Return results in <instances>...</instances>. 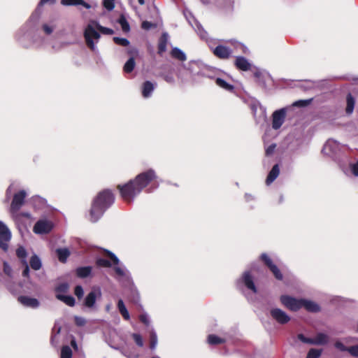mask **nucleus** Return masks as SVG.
<instances>
[{
    "label": "nucleus",
    "mask_w": 358,
    "mask_h": 358,
    "mask_svg": "<svg viewBox=\"0 0 358 358\" xmlns=\"http://www.w3.org/2000/svg\"><path fill=\"white\" fill-rule=\"evenodd\" d=\"M312 345H324L329 343V336L324 333H318L312 338Z\"/></svg>",
    "instance_id": "26"
},
{
    "label": "nucleus",
    "mask_w": 358,
    "mask_h": 358,
    "mask_svg": "<svg viewBox=\"0 0 358 358\" xmlns=\"http://www.w3.org/2000/svg\"><path fill=\"white\" fill-rule=\"evenodd\" d=\"M149 334H150V348L152 350H155L157 345V336L154 330V329L152 327L150 329H149Z\"/></svg>",
    "instance_id": "34"
},
{
    "label": "nucleus",
    "mask_w": 358,
    "mask_h": 358,
    "mask_svg": "<svg viewBox=\"0 0 358 358\" xmlns=\"http://www.w3.org/2000/svg\"><path fill=\"white\" fill-rule=\"evenodd\" d=\"M234 65L238 69L243 71H250L252 66L248 59L242 56L235 57Z\"/></svg>",
    "instance_id": "22"
},
{
    "label": "nucleus",
    "mask_w": 358,
    "mask_h": 358,
    "mask_svg": "<svg viewBox=\"0 0 358 358\" xmlns=\"http://www.w3.org/2000/svg\"><path fill=\"white\" fill-rule=\"evenodd\" d=\"M61 3L64 6L82 5L86 8H90L89 3L83 0H62Z\"/></svg>",
    "instance_id": "36"
},
{
    "label": "nucleus",
    "mask_w": 358,
    "mask_h": 358,
    "mask_svg": "<svg viewBox=\"0 0 358 358\" xmlns=\"http://www.w3.org/2000/svg\"><path fill=\"white\" fill-rule=\"evenodd\" d=\"M213 52L219 59H228L231 57L233 51L225 45H218L213 50Z\"/></svg>",
    "instance_id": "18"
},
{
    "label": "nucleus",
    "mask_w": 358,
    "mask_h": 358,
    "mask_svg": "<svg viewBox=\"0 0 358 358\" xmlns=\"http://www.w3.org/2000/svg\"><path fill=\"white\" fill-rule=\"evenodd\" d=\"M114 202V196L109 189L100 192L94 199L90 211V220L96 222L103 215L106 210Z\"/></svg>",
    "instance_id": "2"
},
{
    "label": "nucleus",
    "mask_w": 358,
    "mask_h": 358,
    "mask_svg": "<svg viewBox=\"0 0 358 358\" xmlns=\"http://www.w3.org/2000/svg\"><path fill=\"white\" fill-rule=\"evenodd\" d=\"M11 236H0V248L6 251L8 249V242L10 241Z\"/></svg>",
    "instance_id": "47"
},
{
    "label": "nucleus",
    "mask_w": 358,
    "mask_h": 358,
    "mask_svg": "<svg viewBox=\"0 0 358 358\" xmlns=\"http://www.w3.org/2000/svg\"><path fill=\"white\" fill-rule=\"evenodd\" d=\"M215 83L217 86L222 88L223 90L228 91V92H232L234 89V85L227 83L224 80L217 77L215 80Z\"/></svg>",
    "instance_id": "31"
},
{
    "label": "nucleus",
    "mask_w": 358,
    "mask_h": 358,
    "mask_svg": "<svg viewBox=\"0 0 358 358\" xmlns=\"http://www.w3.org/2000/svg\"><path fill=\"white\" fill-rule=\"evenodd\" d=\"M287 108H282L275 110L272 114V128L279 129L285 120Z\"/></svg>",
    "instance_id": "9"
},
{
    "label": "nucleus",
    "mask_w": 358,
    "mask_h": 358,
    "mask_svg": "<svg viewBox=\"0 0 358 358\" xmlns=\"http://www.w3.org/2000/svg\"><path fill=\"white\" fill-rule=\"evenodd\" d=\"M226 43H229L234 50L236 51H239L243 54H249L250 51L249 49L246 45H245L243 43L235 40V39H230L225 41Z\"/></svg>",
    "instance_id": "25"
},
{
    "label": "nucleus",
    "mask_w": 358,
    "mask_h": 358,
    "mask_svg": "<svg viewBox=\"0 0 358 358\" xmlns=\"http://www.w3.org/2000/svg\"><path fill=\"white\" fill-rule=\"evenodd\" d=\"M339 149V143L334 140L329 139L324 144L322 152L324 153V155L333 157L337 154Z\"/></svg>",
    "instance_id": "15"
},
{
    "label": "nucleus",
    "mask_w": 358,
    "mask_h": 358,
    "mask_svg": "<svg viewBox=\"0 0 358 358\" xmlns=\"http://www.w3.org/2000/svg\"><path fill=\"white\" fill-rule=\"evenodd\" d=\"M168 37V34L164 33L159 39L158 44V53L161 55L166 50Z\"/></svg>",
    "instance_id": "30"
},
{
    "label": "nucleus",
    "mask_w": 358,
    "mask_h": 358,
    "mask_svg": "<svg viewBox=\"0 0 358 358\" xmlns=\"http://www.w3.org/2000/svg\"><path fill=\"white\" fill-rule=\"evenodd\" d=\"M236 286L241 289L245 286L252 293H257V287L254 283L253 278L249 271H245L243 275L236 281Z\"/></svg>",
    "instance_id": "7"
},
{
    "label": "nucleus",
    "mask_w": 358,
    "mask_h": 358,
    "mask_svg": "<svg viewBox=\"0 0 358 358\" xmlns=\"http://www.w3.org/2000/svg\"><path fill=\"white\" fill-rule=\"evenodd\" d=\"M3 271L8 276H10L12 274V268L6 262H3Z\"/></svg>",
    "instance_id": "64"
},
{
    "label": "nucleus",
    "mask_w": 358,
    "mask_h": 358,
    "mask_svg": "<svg viewBox=\"0 0 358 358\" xmlns=\"http://www.w3.org/2000/svg\"><path fill=\"white\" fill-rule=\"evenodd\" d=\"M132 338H134L136 344L139 347L143 346V341L142 336L138 334H133Z\"/></svg>",
    "instance_id": "54"
},
{
    "label": "nucleus",
    "mask_w": 358,
    "mask_h": 358,
    "mask_svg": "<svg viewBox=\"0 0 358 358\" xmlns=\"http://www.w3.org/2000/svg\"><path fill=\"white\" fill-rule=\"evenodd\" d=\"M157 178L155 171L149 169L137 175L134 180L124 185H118L117 187L122 199L127 202H131L149 183Z\"/></svg>",
    "instance_id": "1"
},
{
    "label": "nucleus",
    "mask_w": 358,
    "mask_h": 358,
    "mask_svg": "<svg viewBox=\"0 0 358 358\" xmlns=\"http://www.w3.org/2000/svg\"><path fill=\"white\" fill-rule=\"evenodd\" d=\"M346 113L347 114H352L354 110L355 104V99L352 96L351 94H348L346 97Z\"/></svg>",
    "instance_id": "32"
},
{
    "label": "nucleus",
    "mask_w": 358,
    "mask_h": 358,
    "mask_svg": "<svg viewBox=\"0 0 358 358\" xmlns=\"http://www.w3.org/2000/svg\"><path fill=\"white\" fill-rule=\"evenodd\" d=\"M96 29L106 35H112L114 33V31L110 28L104 27L94 21L91 22L85 29L84 37L87 47L92 51L96 50L95 43L100 38V34Z\"/></svg>",
    "instance_id": "4"
},
{
    "label": "nucleus",
    "mask_w": 358,
    "mask_h": 358,
    "mask_svg": "<svg viewBox=\"0 0 358 358\" xmlns=\"http://www.w3.org/2000/svg\"><path fill=\"white\" fill-rule=\"evenodd\" d=\"M45 41V39L43 37H38L33 40V43L36 48H41L43 46Z\"/></svg>",
    "instance_id": "58"
},
{
    "label": "nucleus",
    "mask_w": 358,
    "mask_h": 358,
    "mask_svg": "<svg viewBox=\"0 0 358 358\" xmlns=\"http://www.w3.org/2000/svg\"><path fill=\"white\" fill-rule=\"evenodd\" d=\"M27 193L24 189H19V184L12 182L6 191V200L9 201L13 197L10 206L11 217H17L18 211L23 206Z\"/></svg>",
    "instance_id": "3"
},
{
    "label": "nucleus",
    "mask_w": 358,
    "mask_h": 358,
    "mask_svg": "<svg viewBox=\"0 0 358 358\" xmlns=\"http://www.w3.org/2000/svg\"><path fill=\"white\" fill-rule=\"evenodd\" d=\"M203 3H213L224 12H231L234 9L235 0H201Z\"/></svg>",
    "instance_id": "10"
},
{
    "label": "nucleus",
    "mask_w": 358,
    "mask_h": 358,
    "mask_svg": "<svg viewBox=\"0 0 358 358\" xmlns=\"http://www.w3.org/2000/svg\"><path fill=\"white\" fill-rule=\"evenodd\" d=\"M251 110L257 124H264L266 121V111L264 108L259 104H254L251 106Z\"/></svg>",
    "instance_id": "13"
},
{
    "label": "nucleus",
    "mask_w": 358,
    "mask_h": 358,
    "mask_svg": "<svg viewBox=\"0 0 358 358\" xmlns=\"http://www.w3.org/2000/svg\"><path fill=\"white\" fill-rule=\"evenodd\" d=\"M348 352L353 357H358V345H353L348 348Z\"/></svg>",
    "instance_id": "61"
},
{
    "label": "nucleus",
    "mask_w": 358,
    "mask_h": 358,
    "mask_svg": "<svg viewBox=\"0 0 358 358\" xmlns=\"http://www.w3.org/2000/svg\"><path fill=\"white\" fill-rule=\"evenodd\" d=\"M201 77H206L214 80H215L217 78L215 76V72L212 69V68L206 64L204 67H203V70L201 71Z\"/></svg>",
    "instance_id": "40"
},
{
    "label": "nucleus",
    "mask_w": 358,
    "mask_h": 358,
    "mask_svg": "<svg viewBox=\"0 0 358 358\" xmlns=\"http://www.w3.org/2000/svg\"><path fill=\"white\" fill-rule=\"evenodd\" d=\"M114 1L115 0H103V5L108 10H112L115 7Z\"/></svg>",
    "instance_id": "57"
},
{
    "label": "nucleus",
    "mask_w": 358,
    "mask_h": 358,
    "mask_svg": "<svg viewBox=\"0 0 358 358\" xmlns=\"http://www.w3.org/2000/svg\"><path fill=\"white\" fill-rule=\"evenodd\" d=\"M29 264H30V266L31 267V268L35 271L39 270L42 266L41 261L40 258L36 255H34L31 257Z\"/></svg>",
    "instance_id": "41"
},
{
    "label": "nucleus",
    "mask_w": 358,
    "mask_h": 358,
    "mask_svg": "<svg viewBox=\"0 0 358 358\" xmlns=\"http://www.w3.org/2000/svg\"><path fill=\"white\" fill-rule=\"evenodd\" d=\"M171 55L181 62L185 61L187 57L186 55L183 51H182L180 49L178 48H173L171 52Z\"/></svg>",
    "instance_id": "33"
},
{
    "label": "nucleus",
    "mask_w": 358,
    "mask_h": 358,
    "mask_svg": "<svg viewBox=\"0 0 358 358\" xmlns=\"http://www.w3.org/2000/svg\"><path fill=\"white\" fill-rule=\"evenodd\" d=\"M156 87V83H152L148 80L144 82L141 87V93L143 97L145 99L150 97Z\"/></svg>",
    "instance_id": "23"
},
{
    "label": "nucleus",
    "mask_w": 358,
    "mask_h": 358,
    "mask_svg": "<svg viewBox=\"0 0 358 358\" xmlns=\"http://www.w3.org/2000/svg\"><path fill=\"white\" fill-rule=\"evenodd\" d=\"M302 303V308H304L309 312L316 313L320 311V308L319 305L313 301L303 299Z\"/></svg>",
    "instance_id": "27"
},
{
    "label": "nucleus",
    "mask_w": 358,
    "mask_h": 358,
    "mask_svg": "<svg viewBox=\"0 0 358 358\" xmlns=\"http://www.w3.org/2000/svg\"><path fill=\"white\" fill-rule=\"evenodd\" d=\"M298 339L300 340L301 342L307 344L312 345L313 339L310 338H306L303 334H299L297 336Z\"/></svg>",
    "instance_id": "62"
},
{
    "label": "nucleus",
    "mask_w": 358,
    "mask_h": 358,
    "mask_svg": "<svg viewBox=\"0 0 358 358\" xmlns=\"http://www.w3.org/2000/svg\"><path fill=\"white\" fill-rule=\"evenodd\" d=\"M53 227L52 222L48 220H40L34 226L33 231L37 234L49 233Z\"/></svg>",
    "instance_id": "12"
},
{
    "label": "nucleus",
    "mask_w": 358,
    "mask_h": 358,
    "mask_svg": "<svg viewBox=\"0 0 358 358\" xmlns=\"http://www.w3.org/2000/svg\"><path fill=\"white\" fill-rule=\"evenodd\" d=\"M113 41L116 44L122 46H128L129 44V41L124 38L114 37Z\"/></svg>",
    "instance_id": "51"
},
{
    "label": "nucleus",
    "mask_w": 358,
    "mask_h": 358,
    "mask_svg": "<svg viewBox=\"0 0 358 358\" xmlns=\"http://www.w3.org/2000/svg\"><path fill=\"white\" fill-rule=\"evenodd\" d=\"M345 173L348 176L358 177V161L354 163H350L348 169L345 171Z\"/></svg>",
    "instance_id": "39"
},
{
    "label": "nucleus",
    "mask_w": 358,
    "mask_h": 358,
    "mask_svg": "<svg viewBox=\"0 0 358 358\" xmlns=\"http://www.w3.org/2000/svg\"><path fill=\"white\" fill-rule=\"evenodd\" d=\"M74 294L78 299H81L84 294V291L82 286L77 285L75 287Z\"/></svg>",
    "instance_id": "60"
},
{
    "label": "nucleus",
    "mask_w": 358,
    "mask_h": 358,
    "mask_svg": "<svg viewBox=\"0 0 358 358\" xmlns=\"http://www.w3.org/2000/svg\"><path fill=\"white\" fill-rule=\"evenodd\" d=\"M61 331V327L55 323L53 328H52V332L51 336L50 342L52 345L57 346L59 343V334Z\"/></svg>",
    "instance_id": "29"
},
{
    "label": "nucleus",
    "mask_w": 358,
    "mask_h": 358,
    "mask_svg": "<svg viewBox=\"0 0 358 358\" xmlns=\"http://www.w3.org/2000/svg\"><path fill=\"white\" fill-rule=\"evenodd\" d=\"M205 64L199 61H192L188 64L187 70L189 71L192 77L194 78L196 76L201 77V71Z\"/></svg>",
    "instance_id": "19"
},
{
    "label": "nucleus",
    "mask_w": 358,
    "mask_h": 358,
    "mask_svg": "<svg viewBox=\"0 0 358 358\" xmlns=\"http://www.w3.org/2000/svg\"><path fill=\"white\" fill-rule=\"evenodd\" d=\"M0 236H11L10 231L6 225L0 221Z\"/></svg>",
    "instance_id": "50"
},
{
    "label": "nucleus",
    "mask_w": 358,
    "mask_h": 358,
    "mask_svg": "<svg viewBox=\"0 0 358 358\" xmlns=\"http://www.w3.org/2000/svg\"><path fill=\"white\" fill-rule=\"evenodd\" d=\"M57 299L63 301L64 303L68 305L69 306H74L75 305V299L72 296L64 295V294H57Z\"/></svg>",
    "instance_id": "38"
},
{
    "label": "nucleus",
    "mask_w": 358,
    "mask_h": 358,
    "mask_svg": "<svg viewBox=\"0 0 358 358\" xmlns=\"http://www.w3.org/2000/svg\"><path fill=\"white\" fill-rule=\"evenodd\" d=\"M279 173H280L279 166L278 164H275L273 166V168L270 171V172L266 178V185H269L270 184H271L277 178Z\"/></svg>",
    "instance_id": "28"
},
{
    "label": "nucleus",
    "mask_w": 358,
    "mask_h": 358,
    "mask_svg": "<svg viewBox=\"0 0 358 358\" xmlns=\"http://www.w3.org/2000/svg\"><path fill=\"white\" fill-rule=\"evenodd\" d=\"M27 255L25 248L22 246L19 247L16 250V255L21 259L22 264L24 263V261H27Z\"/></svg>",
    "instance_id": "46"
},
{
    "label": "nucleus",
    "mask_w": 358,
    "mask_h": 358,
    "mask_svg": "<svg viewBox=\"0 0 358 358\" xmlns=\"http://www.w3.org/2000/svg\"><path fill=\"white\" fill-rule=\"evenodd\" d=\"M136 63L134 58L133 57H131L127 62L124 65V71L126 73H131L134 67H135Z\"/></svg>",
    "instance_id": "43"
},
{
    "label": "nucleus",
    "mask_w": 358,
    "mask_h": 358,
    "mask_svg": "<svg viewBox=\"0 0 358 358\" xmlns=\"http://www.w3.org/2000/svg\"><path fill=\"white\" fill-rule=\"evenodd\" d=\"M72 350L68 345H64L62 348L60 358H71Z\"/></svg>",
    "instance_id": "44"
},
{
    "label": "nucleus",
    "mask_w": 358,
    "mask_h": 358,
    "mask_svg": "<svg viewBox=\"0 0 358 358\" xmlns=\"http://www.w3.org/2000/svg\"><path fill=\"white\" fill-rule=\"evenodd\" d=\"M57 20L55 18L43 22L41 25V30L45 35H50L57 27Z\"/></svg>",
    "instance_id": "21"
},
{
    "label": "nucleus",
    "mask_w": 358,
    "mask_h": 358,
    "mask_svg": "<svg viewBox=\"0 0 358 358\" xmlns=\"http://www.w3.org/2000/svg\"><path fill=\"white\" fill-rule=\"evenodd\" d=\"M281 303L292 311H297L302 308L303 299H296L289 295L280 297Z\"/></svg>",
    "instance_id": "6"
},
{
    "label": "nucleus",
    "mask_w": 358,
    "mask_h": 358,
    "mask_svg": "<svg viewBox=\"0 0 358 358\" xmlns=\"http://www.w3.org/2000/svg\"><path fill=\"white\" fill-rule=\"evenodd\" d=\"M96 264L102 267H110L112 265L108 260L102 258H99L96 260Z\"/></svg>",
    "instance_id": "56"
},
{
    "label": "nucleus",
    "mask_w": 358,
    "mask_h": 358,
    "mask_svg": "<svg viewBox=\"0 0 358 358\" xmlns=\"http://www.w3.org/2000/svg\"><path fill=\"white\" fill-rule=\"evenodd\" d=\"M40 17V13L37 9L34 13H32L29 20L27 22L26 25L22 27L17 34V38L20 43L26 46L24 38L26 36H29L31 33L36 29V24Z\"/></svg>",
    "instance_id": "5"
},
{
    "label": "nucleus",
    "mask_w": 358,
    "mask_h": 358,
    "mask_svg": "<svg viewBox=\"0 0 358 358\" xmlns=\"http://www.w3.org/2000/svg\"><path fill=\"white\" fill-rule=\"evenodd\" d=\"M106 252H107L108 257H110V259H111V261L113 262V263L115 265L114 266V270L115 271V273L118 276L119 279L120 280L126 279V280H129V272L127 271V269L124 266H121L119 265L120 260L116 257V255L115 254H113V252L108 251V250L106 251Z\"/></svg>",
    "instance_id": "8"
},
{
    "label": "nucleus",
    "mask_w": 358,
    "mask_h": 358,
    "mask_svg": "<svg viewBox=\"0 0 358 358\" xmlns=\"http://www.w3.org/2000/svg\"><path fill=\"white\" fill-rule=\"evenodd\" d=\"M270 315L271 317L280 324H285L291 320V317L284 310L278 308H271Z\"/></svg>",
    "instance_id": "11"
},
{
    "label": "nucleus",
    "mask_w": 358,
    "mask_h": 358,
    "mask_svg": "<svg viewBox=\"0 0 358 358\" xmlns=\"http://www.w3.org/2000/svg\"><path fill=\"white\" fill-rule=\"evenodd\" d=\"M322 354L321 350H317L315 348L310 349L306 358H319Z\"/></svg>",
    "instance_id": "48"
},
{
    "label": "nucleus",
    "mask_w": 358,
    "mask_h": 358,
    "mask_svg": "<svg viewBox=\"0 0 358 358\" xmlns=\"http://www.w3.org/2000/svg\"><path fill=\"white\" fill-rule=\"evenodd\" d=\"M118 22L124 31H128L129 30V24L124 16L120 17Z\"/></svg>",
    "instance_id": "49"
},
{
    "label": "nucleus",
    "mask_w": 358,
    "mask_h": 358,
    "mask_svg": "<svg viewBox=\"0 0 358 358\" xmlns=\"http://www.w3.org/2000/svg\"><path fill=\"white\" fill-rule=\"evenodd\" d=\"M58 259L61 262H65L70 255V252L67 248H59L56 250Z\"/></svg>",
    "instance_id": "37"
},
{
    "label": "nucleus",
    "mask_w": 358,
    "mask_h": 358,
    "mask_svg": "<svg viewBox=\"0 0 358 358\" xmlns=\"http://www.w3.org/2000/svg\"><path fill=\"white\" fill-rule=\"evenodd\" d=\"M224 341L213 334L209 335L208 337V342L210 345H217L220 343H222Z\"/></svg>",
    "instance_id": "45"
},
{
    "label": "nucleus",
    "mask_w": 358,
    "mask_h": 358,
    "mask_svg": "<svg viewBox=\"0 0 358 358\" xmlns=\"http://www.w3.org/2000/svg\"><path fill=\"white\" fill-rule=\"evenodd\" d=\"M92 272L91 266L80 267L76 269V274L80 278H86L90 275Z\"/></svg>",
    "instance_id": "42"
},
{
    "label": "nucleus",
    "mask_w": 358,
    "mask_h": 358,
    "mask_svg": "<svg viewBox=\"0 0 358 358\" xmlns=\"http://www.w3.org/2000/svg\"><path fill=\"white\" fill-rule=\"evenodd\" d=\"M101 292L99 287L93 288L92 290L86 296L84 300V305L89 308L94 306L97 297H101Z\"/></svg>",
    "instance_id": "17"
},
{
    "label": "nucleus",
    "mask_w": 358,
    "mask_h": 358,
    "mask_svg": "<svg viewBox=\"0 0 358 358\" xmlns=\"http://www.w3.org/2000/svg\"><path fill=\"white\" fill-rule=\"evenodd\" d=\"M164 80L170 84H173L175 82L174 77L172 74H164L162 75Z\"/></svg>",
    "instance_id": "63"
},
{
    "label": "nucleus",
    "mask_w": 358,
    "mask_h": 358,
    "mask_svg": "<svg viewBox=\"0 0 358 358\" xmlns=\"http://www.w3.org/2000/svg\"><path fill=\"white\" fill-rule=\"evenodd\" d=\"M18 301L26 307L36 308L39 306V301L35 298L27 296H20L18 297Z\"/></svg>",
    "instance_id": "24"
},
{
    "label": "nucleus",
    "mask_w": 358,
    "mask_h": 358,
    "mask_svg": "<svg viewBox=\"0 0 358 358\" xmlns=\"http://www.w3.org/2000/svg\"><path fill=\"white\" fill-rule=\"evenodd\" d=\"M26 217L27 219H30L31 218V214L28 212H20V210L18 211V216L17 217H12L13 219L15 221V222H20L21 221V218L22 217Z\"/></svg>",
    "instance_id": "53"
},
{
    "label": "nucleus",
    "mask_w": 358,
    "mask_h": 358,
    "mask_svg": "<svg viewBox=\"0 0 358 358\" xmlns=\"http://www.w3.org/2000/svg\"><path fill=\"white\" fill-rule=\"evenodd\" d=\"M255 77L257 78V82L263 88H267L270 83L272 82L271 76L267 73H262L259 71H257L254 73Z\"/></svg>",
    "instance_id": "20"
},
{
    "label": "nucleus",
    "mask_w": 358,
    "mask_h": 358,
    "mask_svg": "<svg viewBox=\"0 0 358 358\" xmlns=\"http://www.w3.org/2000/svg\"><path fill=\"white\" fill-rule=\"evenodd\" d=\"M140 321L143 323L147 327H149L150 321L149 319V316L146 313H143L139 316Z\"/></svg>",
    "instance_id": "55"
},
{
    "label": "nucleus",
    "mask_w": 358,
    "mask_h": 358,
    "mask_svg": "<svg viewBox=\"0 0 358 358\" xmlns=\"http://www.w3.org/2000/svg\"><path fill=\"white\" fill-rule=\"evenodd\" d=\"M74 321L78 327H83L86 324V320L84 317L80 316H75Z\"/></svg>",
    "instance_id": "59"
},
{
    "label": "nucleus",
    "mask_w": 358,
    "mask_h": 358,
    "mask_svg": "<svg viewBox=\"0 0 358 358\" xmlns=\"http://www.w3.org/2000/svg\"><path fill=\"white\" fill-rule=\"evenodd\" d=\"M312 99H305V100H299L293 103V106L296 107H305L308 106L310 102Z\"/></svg>",
    "instance_id": "52"
},
{
    "label": "nucleus",
    "mask_w": 358,
    "mask_h": 358,
    "mask_svg": "<svg viewBox=\"0 0 358 358\" xmlns=\"http://www.w3.org/2000/svg\"><path fill=\"white\" fill-rule=\"evenodd\" d=\"M117 308L123 318L126 320H129L130 315L122 299H120L117 302Z\"/></svg>",
    "instance_id": "35"
},
{
    "label": "nucleus",
    "mask_w": 358,
    "mask_h": 358,
    "mask_svg": "<svg viewBox=\"0 0 358 358\" xmlns=\"http://www.w3.org/2000/svg\"><path fill=\"white\" fill-rule=\"evenodd\" d=\"M184 15L186 19L188 20L189 23L191 26L196 30L198 34L202 39H205L207 36V33L203 29L201 25L194 19V17L192 15V13L189 11H185Z\"/></svg>",
    "instance_id": "14"
},
{
    "label": "nucleus",
    "mask_w": 358,
    "mask_h": 358,
    "mask_svg": "<svg viewBox=\"0 0 358 358\" xmlns=\"http://www.w3.org/2000/svg\"><path fill=\"white\" fill-rule=\"evenodd\" d=\"M261 259L264 262V264L268 267L270 271L273 273L275 278L278 280L282 279V274L280 272V269L275 265L271 259L266 254H262L260 257Z\"/></svg>",
    "instance_id": "16"
}]
</instances>
